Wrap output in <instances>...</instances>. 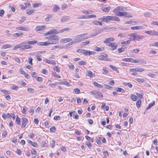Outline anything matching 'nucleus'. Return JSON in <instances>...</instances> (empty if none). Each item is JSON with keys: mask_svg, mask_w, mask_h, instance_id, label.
Wrapping results in <instances>:
<instances>
[{"mask_svg": "<svg viewBox=\"0 0 158 158\" xmlns=\"http://www.w3.org/2000/svg\"><path fill=\"white\" fill-rule=\"evenodd\" d=\"M86 34H81L77 35L76 38H70V45L75 44L83 40V39H87L88 38H85L82 39L81 38L85 36Z\"/></svg>", "mask_w": 158, "mask_h": 158, "instance_id": "obj_1", "label": "nucleus"}, {"mask_svg": "<svg viewBox=\"0 0 158 158\" xmlns=\"http://www.w3.org/2000/svg\"><path fill=\"white\" fill-rule=\"evenodd\" d=\"M103 21L106 22L109 21V20L115 21H119V19L117 17L114 16H103L102 18Z\"/></svg>", "mask_w": 158, "mask_h": 158, "instance_id": "obj_2", "label": "nucleus"}, {"mask_svg": "<svg viewBox=\"0 0 158 158\" xmlns=\"http://www.w3.org/2000/svg\"><path fill=\"white\" fill-rule=\"evenodd\" d=\"M48 40L49 41L50 44H56L59 42L58 37L55 35L50 36Z\"/></svg>", "mask_w": 158, "mask_h": 158, "instance_id": "obj_3", "label": "nucleus"}, {"mask_svg": "<svg viewBox=\"0 0 158 158\" xmlns=\"http://www.w3.org/2000/svg\"><path fill=\"white\" fill-rule=\"evenodd\" d=\"M129 35L133 38V40H139L144 37L143 35H137L136 33H131L129 34Z\"/></svg>", "mask_w": 158, "mask_h": 158, "instance_id": "obj_4", "label": "nucleus"}, {"mask_svg": "<svg viewBox=\"0 0 158 158\" xmlns=\"http://www.w3.org/2000/svg\"><path fill=\"white\" fill-rule=\"evenodd\" d=\"M26 43L23 42L19 44L20 48L22 50H25L31 48V46L29 45H27Z\"/></svg>", "mask_w": 158, "mask_h": 158, "instance_id": "obj_5", "label": "nucleus"}, {"mask_svg": "<svg viewBox=\"0 0 158 158\" xmlns=\"http://www.w3.org/2000/svg\"><path fill=\"white\" fill-rule=\"evenodd\" d=\"M22 128H24L27 125V123L28 122V119L25 117V116L24 115V116L22 117Z\"/></svg>", "mask_w": 158, "mask_h": 158, "instance_id": "obj_6", "label": "nucleus"}, {"mask_svg": "<svg viewBox=\"0 0 158 158\" xmlns=\"http://www.w3.org/2000/svg\"><path fill=\"white\" fill-rule=\"evenodd\" d=\"M145 33L151 35H158V32L154 30L146 31Z\"/></svg>", "mask_w": 158, "mask_h": 158, "instance_id": "obj_7", "label": "nucleus"}, {"mask_svg": "<svg viewBox=\"0 0 158 158\" xmlns=\"http://www.w3.org/2000/svg\"><path fill=\"white\" fill-rule=\"evenodd\" d=\"M107 55L105 54L103 55H100L97 57L98 59L101 60L108 61Z\"/></svg>", "mask_w": 158, "mask_h": 158, "instance_id": "obj_8", "label": "nucleus"}, {"mask_svg": "<svg viewBox=\"0 0 158 158\" xmlns=\"http://www.w3.org/2000/svg\"><path fill=\"white\" fill-rule=\"evenodd\" d=\"M131 28L133 30H142L145 29V27L143 25L132 27H131Z\"/></svg>", "mask_w": 158, "mask_h": 158, "instance_id": "obj_9", "label": "nucleus"}, {"mask_svg": "<svg viewBox=\"0 0 158 158\" xmlns=\"http://www.w3.org/2000/svg\"><path fill=\"white\" fill-rule=\"evenodd\" d=\"M145 69L142 68H137L131 69H130V71L131 72H142L144 71Z\"/></svg>", "mask_w": 158, "mask_h": 158, "instance_id": "obj_10", "label": "nucleus"}, {"mask_svg": "<svg viewBox=\"0 0 158 158\" xmlns=\"http://www.w3.org/2000/svg\"><path fill=\"white\" fill-rule=\"evenodd\" d=\"M108 46L111 47V50H114L116 49L117 47L115 45V44L113 43H110L108 44Z\"/></svg>", "mask_w": 158, "mask_h": 158, "instance_id": "obj_11", "label": "nucleus"}, {"mask_svg": "<svg viewBox=\"0 0 158 158\" xmlns=\"http://www.w3.org/2000/svg\"><path fill=\"white\" fill-rule=\"evenodd\" d=\"M45 28V27L44 26H36L35 28V30L37 31H41Z\"/></svg>", "mask_w": 158, "mask_h": 158, "instance_id": "obj_12", "label": "nucleus"}, {"mask_svg": "<svg viewBox=\"0 0 158 158\" xmlns=\"http://www.w3.org/2000/svg\"><path fill=\"white\" fill-rule=\"evenodd\" d=\"M57 33L58 32L56 31V30L55 29H53L50 30L49 31L46 33L45 35H47L49 34H52Z\"/></svg>", "mask_w": 158, "mask_h": 158, "instance_id": "obj_13", "label": "nucleus"}, {"mask_svg": "<svg viewBox=\"0 0 158 158\" xmlns=\"http://www.w3.org/2000/svg\"><path fill=\"white\" fill-rule=\"evenodd\" d=\"M39 45L41 46H47L48 44H50L49 41L48 40L47 42H39L38 44Z\"/></svg>", "mask_w": 158, "mask_h": 158, "instance_id": "obj_14", "label": "nucleus"}, {"mask_svg": "<svg viewBox=\"0 0 158 158\" xmlns=\"http://www.w3.org/2000/svg\"><path fill=\"white\" fill-rule=\"evenodd\" d=\"M95 97L97 98H101L103 97V96L102 94L100 92L97 91Z\"/></svg>", "mask_w": 158, "mask_h": 158, "instance_id": "obj_15", "label": "nucleus"}, {"mask_svg": "<svg viewBox=\"0 0 158 158\" xmlns=\"http://www.w3.org/2000/svg\"><path fill=\"white\" fill-rule=\"evenodd\" d=\"M110 9V7L108 6L106 7H102V10L105 12H108L109 11Z\"/></svg>", "mask_w": 158, "mask_h": 158, "instance_id": "obj_16", "label": "nucleus"}, {"mask_svg": "<svg viewBox=\"0 0 158 158\" xmlns=\"http://www.w3.org/2000/svg\"><path fill=\"white\" fill-rule=\"evenodd\" d=\"M114 39L113 38H108L106 39L104 42V43L105 44H107L110 41H114Z\"/></svg>", "mask_w": 158, "mask_h": 158, "instance_id": "obj_17", "label": "nucleus"}, {"mask_svg": "<svg viewBox=\"0 0 158 158\" xmlns=\"http://www.w3.org/2000/svg\"><path fill=\"white\" fill-rule=\"evenodd\" d=\"M23 32H19L13 34L12 35L15 37H17L23 35Z\"/></svg>", "mask_w": 158, "mask_h": 158, "instance_id": "obj_18", "label": "nucleus"}, {"mask_svg": "<svg viewBox=\"0 0 158 158\" xmlns=\"http://www.w3.org/2000/svg\"><path fill=\"white\" fill-rule=\"evenodd\" d=\"M47 16L45 19V20L46 22H48L49 21L50 19H52V15H50L49 14H48L47 15Z\"/></svg>", "mask_w": 158, "mask_h": 158, "instance_id": "obj_19", "label": "nucleus"}, {"mask_svg": "<svg viewBox=\"0 0 158 158\" xmlns=\"http://www.w3.org/2000/svg\"><path fill=\"white\" fill-rule=\"evenodd\" d=\"M34 10L32 9H28L26 10V13L27 14L29 15L33 13L34 12Z\"/></svg>", "mask_w": 158, "mask_h": 158, "instance_id": "obj_20", "label": "nucleus"}, {"mask_svg": "<svg viewBox=\"0 0 158 158\" xmlns=\"http://www.w3.org/2000/svg\"><path fill=\"white\" fill-rule=\"evenodd\" d=\"M86 75L91 78L93 77V73L90 70L87 71Z\"/></svg>", "mask_w": 158, "mask_h": 158, "instance_id": "obj_21", "label": "nucleus"}, {"mask_svg": "<svg viewBox=\"0 0 158 158\" xmlns=\"http://www.w3.org/2000/svg\"><path fill=\"white\" fill-rule=\"evenodd\" d=\"M141 104V101L140 99L138 100L136 103V105L137 107L139 108L140 107Z\"/></svg>", "mask_w": 158, "mask_h": 158, "instance_id": "obj_22", "label": "nucleus"}, {"mask_svg": "<svg viewBox=\"0 0 158 158\" xmlns=\"http://www.w3.org/2000/svg\"><path fill=\"white\" fill-rule=\"evenodd\" d=\"M92 54V52L88 51L86 50H85L83 54L86 55H90Z\"/></svg>", "mask_w": 158, "mask_h": 158, "instance_id": "obj_23", "label": "nucleus"}, {"mask_svg": "<svg viewBox=\"0 0 158 158\" xmlns=\"http://www.w3.org/2000/svg\"><path fill=\"white\" fill-rule=\"evenodd\" d=\"M69 41V38H66L64 39H62L60 41V43H65Z\"/></svg>", "mask_w": 158, "mask_h": 158, "instance_id": "obj_24", "label": "nucleus"}, {"mask_svg": "<svg viewBox=\"0 0 158 158\" xmlns=\"http://www.w3.org/2000/svg\"><path fill=\"white\" fill-rule=\"evenodd\" d=\"M131 98L133 101H136L138 99L137 96L134 94H132L131 96Z\"/></svg>", "mask_w": 158, "mask_h": 158, "instance_id": "obj_25", "label": "nucleus"}, {"mask_svg": "<svg viewBox=\"0 0 158 158\" xmlns=\"http://www.w3.org/2000/svg\"><path fill=\"white\" fill-rule=\"evenodd\" d=\"M93 23L94 25H100V26H102V25L101 22H99L97 21H95L93 22Z\"/></svg>", "mask_w": 158, "mask_h": 158, "instance_id": "obj_26", "label": "nucleus"}, {"mask_svg": "<svg viewBox=\"0 0 158 158\" xmlns=\"http://www.w3.org/2000/svg\"><path fill=\"white\" fill-rule=\"evenodd\" d=\"M139 63L141 64H145L147 63L143 59H139Z\"/></svg>", "mask_w": 158, "mask_h": 158, "instance_id": "obj_27", "label": "nucleus"}, {"mask_svg": "<svg viewBox=\"0 0 158 158\" xmlns=\"http://www.w3.org/2000/svg\"><path fill=\"white\" fill-rule=\"evenodd\" d=\"M42 5V4L41 3H33L32 4V6L34 8H36L40 6H41Z\"/></svg>", "mask_w": 158, "mask_h": 158, "instance_id": "obj_28", "label": "nucleus"}, {"mask_svg": "<svg viewBox=\"0 0 158 158\" xmlns=\"http://www.w3.org/2000/svg\"><path fill=\"white\" fill-rule=\"evenodd\" d=\"M59 9V8L56 5H54V7L52 9V10L55 12H56Z\"/></svg>", "mask_w": 158, "mask_h": 158, "instance_id": "obj_29", "label": "nucleus"}, {"mask_svg": "<svg viewBox=\"0 0 158 158\" xmlns=\"http://www.w3.org/2000/svg\"><path fill=\"white\" fill-rule=\"evenodd\" d=\"M94 84L97 87L99 88H102L103 86L100 84H99L96 81H94L93 82Z\"/></svg>", "mask_w": 158, "mask_h": 158, "instance_id": "obj_30", "label": "nucleus"}, {"mask_svg": "<svg viewBox=\"0 0 158 158\" xmlns=\"http://www.w3.org/2000/svg\"><path fill=\"white\" fill-rule=\"evenodd\" d=\"M103 48H101L98 47H96L94 48V50L95 51H96L99 52V51H102L103 50Z\"/></svg>", "mask_w": 158, "mask_h": 158, "instance_id": "obj_31", "label": "nucleus"}, {"mask_svg": "<svg viewBox=\"0 0 158 158\" xmlns=\"http://www.w3.org/2000/svg\"><path fill=\"white\" fill-rule=\"evenodd\" d=\"M155 104V102H151V103L149 104L148 106L146 108L147 110H148L150 109Z\"/></svg>", "mask_w": 158, "mask_h": 158, "instance_id": "obj_32", "label": "nucleus"}, {"mask_svg": "<svg viewBox=\"0 0 158 158\" xmlns=\"http://www.w3.org/2000/svg\"><path fill=\"white\" fill-rule=\"evenodd\" d=\"M37 42V41L35 40L34 41H28L27 42L28 44L30 45H33L35 44H36Z\"/></svg>", "mask_w": 158, "mask_h": 158, "instance_id": "obj_33", "label": "nucleus"}, {"mask_svg": "<svg viewBox=\"0 0 158 158\" xmlns=\"http://www.w3.org/2000/svg\"><path fill=\"white\" fill-rule=\"evenodd\" d=\"M28 142L29 143H30L31 145L33 146L34 147H36V146L37 145V144L36 143H33L30 140H29L28 141Z\"/></svg>", "mask_w": 158, "mask_h": 158, "instance_id": "obj_34", "label": "nucleus"}, {"mask_svg": "<svg viewBox=\"0 0 158 158\" xmlns=\"http://www.w3.org/2000/svg\"><path fill=\"white\" fill-rule=\"evenodd\" d=\"M16 29L18 30H22V31H27L26 28H25L22 27H17L16 28Z\"/></svg>", "mask_w": 158, "mask_h": 158, "instance_id": "obj_35", "label": "nucleus"}, {"mask_svg": "<svg viewBox=\"0 0 158 158\" xmlns=\"http://www.w3.org/2000/svg\"><path fill=\"white\" fill-rule=\"evenodd\" d=\"M68 16H64L61 19V21L62 22H64L68 20Z\"/></svg>", "mask_w": 158, "mask_h": 158, "instance_id": "obj_36", "label": "nucleus"}, {"mask_svg": "<svg viewBox=\"0 0 158 158\" xmlns=\"http://www.w3.org/2000/svg\"><path fill=\"white\" fill-rule=\"evenodd\" d=\"M26 19V17H23L21 18V19L19 20V23L21 24L23 22L25 21Z\"/></svg>", "mask_w": 158, "mask_h": 158, "instance_id": "obj_37", "label": "nucleus"}, {"mask_svg": "<svg viewBox=\"0 0 158 158\" xmlns=\"http://www.w3.org/2000/svg\"><path fill=\"white\" fill-rule=\"evenodd\" d=\"M27 109L26 107H23L22 111V113L24 114H27Z\"/></svg>", "mask_w": 158, "mask_h": 158, "instance_id": "obj_38", "label": "nucleus"}, {"mask_svg": "<svg viewBox=\"0 0 158 158\" xmlns=\"http://www.w3.org/2000/svg\"><path fill=\"white\" fill-rule=\"evenodd\" d=\"M96 15H86V18H87V19L93 18L96 17Z\"/></svg>", "mask_w": 158, "mask_h": 158, "instance_id": "obj_39", "label": "nucleus"}, {"mask_svg": "<svg viewBox=\"0 0 158 158\" xmlns=\"http://www.w3.org/2000/svg\"><path fill=\"white\" fill-rule=\"evenodd\" d=\"M16 122L17 123L18 125H19L20 124V118L18 116H17V117H16Z\"/></svg>", "mask_w": 158, "mask_h": 158, "instance_id": "obj_40", "label": "nucleus"}, {"mask_svg": "<svg viewBox=\"0 0 158 158\" xmlns=\"http://www.w3.org/2000/svg\"><path fill=\"white\" fill-rule=\"evenodd\" d=\"M11 46L10 44H6L2 46V48H3L6 49L11 47Z\"/></svg>", "mask_w": 158, "mask_h": 158, "instance_id": "obj_41", "label": "nucleus"}, {"mask_svg": "<svg viewBox=\"0 0 158 158\" xmlns=\"http://www.w3.org/2000/svg\"><path fill=\"white\" fill-rule=\"evenodd\" d=\"M78 64L80 65H85L86 64V63L85 61L81 60L78 62Z\"/></svg>", "mask_w": 158, "mask_h": 158, "instance_id": "obj_42", "label": "nucleus"}, {"mask_svg": "<svg viewBox=\"0 0 158 158\" xmlns=\"http://www.w3.org/2000/svg\"><path fill=\"white\" fill-rule=\"evenodd\" d=\"M130 43V40H127L126 41H122L121 42V44H129Z\"/></svg>", "mask_w": 158, "mask_h": 158, "instance_id": "obj_43", "label": "nucleus"}, {"mask_svg": "<svg viewBox=\"0 0 158 158\" xmlns=\"http://www.w3.org/2000/svg\"><path fill=\"white\" fill-rule=\"evenodd\" d=\"M109 67L111 68L113 70H116V71H118V70L117 69V68L115 66L110 65H109Z\"/></svg>", "mask_w": 158, "mask_h": 158, "instance_id": "obj_44", "label": "nucleus"}, {"mask_svg": "<svg viewBox=\"0 0 158 158\" xmlns=\"http://www.w3.org/2000/svg\"><path fill=\"white\" fill-rule=\"evenodd\" d=\"M15 152L19 156H20L22 154V152L19 149H17Z\"/></svg>", "mask_w": 158, "mask_h": 158, "instance_id": "obj_45", "label": "nucleus"}, {"mask_svg": "<svg viewBox=\"0 0 158 158\" xmlns=\"http://www.w3.org/2000/svg\"><path fill=\"white\" fill-rule=\"evenodd\" d=\"M136 80L138 82H140L143 83L144 81V79L143 78H138Z\"/></svg>", "mask_w": 158, "mask_h": 158, "instance_id": "obj_46", "label": "nucleus"}, {"mask_svg": "<svg viewBox=\"0 0 158 158\" xmlns=\"http://www.w3.org/2000/svg\"><path fill=\"white\" fill-rule=\"evenodd\" d=\"M11 88L12 89L17 90L18 89V87L16 85H13Z\"/></svg>", "mask_w": 158, "mask_h": 158, "instance_id": "obj_47", "label": "nucleus"}, {"mask_svg": "<svg viewBox=\"0 0 158 158\" xmlns=\"http://www.w3.org/2000/svg\"><path fill=\"white\" fill-rule=\"evenodd\" d=\"M53 69L54 70L56 71L58 73L60 72V69L59 68L56 66H55Z\"/></svg>", "mask_w": 158, "mask_h": 158, "instance_id": "obj_48", "label": "nucleus"}, {"mask_svg": "<svg viewBox=\"0 0 158 158\" xmlns=\"http://www.w3.org/2000/svg\"><path fill=\"white\" fill-rule=\"evenodd\" d=\"M60 84H63L65 85H67L69 84V83L67 81H64L62 82H60Z\"/></svg>", "mask_w": 158, "mask_h": 158, "instance_id": "obj_49", "label": "nucleus"}, {"mask_svg": "<svg viewBox=\"0 0 158 158\" xmlns=\"http://www.w3.org/2000/svg\"><path fill=\"white\" fill-rule=\"evenodd\" d=\"M56 128L54 127H53L50 128V130L51 132H54L55 131Z\"/></svg>", "mask_w": 158, "mask_h": 158, "instance_id": "obj_50", "label": "nucleus"}, {"mask_svg": "<svg viewBox=\"0 0 158 158\" xmlns=\"http://www.w3.org/2000/svg\"><path fill=\"white\" fill-rule=\"evenodd\" d=\"M118 50L119 53H121L125 50V48H121L118 49Z\"/></svg>", "mask_w": 158, "mask_h": 158, "instance_id": "obj_51", "label": "nucleus"}, {"mask_svg": "<svg viewBox=\"0 0 158 158\" xmlns=\"http://www.w3.org/2000/svg\"><path fill=\"white\" fill-rule=\"evenodd\" d=\"M117 91L118 92H121L122 93H123L124 92V91L123 89L122 88H118L117 89Z\"/></svg>", "mask_w": 158, "mask_h": 158, "instance_id": "obj_52", "label": "nucleus"}, {"mask_svg": "<svg viewBox=\"0 0 158 158\" xmlns=\"http://www.w3.org/2000/svg\"><path fill=\"white\" fill-rule=\"evenodd\" d=\"M89 43V41H86V42H82L81 43V46H82L86 45L87 44H88Z\"/></svg>", "mask_w": 158, "mask_h": 158, "instance_id": "obj_53", "label": "nucleus"}, {"mask_svg": "<svg viewBox=\"0 0 158 158\" xmlns=\"http://www.w3.org/2000/svg\"><path fill=\"white\" fill-rule=\"evenodd\" d=\"M34 109L33 108H30V110H29V112L32 115L34 113Z\"/></svg>", "mask_w": 158, "mask_h": 158, "instance_id": "obj_54", "label": "nucleus"}, {"mask_svg": "<svg viewBox=\"0 0 158 158\" xmlns=\"http://www.w3.org/2000/svg\"><path fill=\"white\" fill-rule=\"evenodd\" d=\"M14 60L15 61L19 63L20 62V60L19 57H15L14 58Z\"/></svg>", "mask_w": 158, "mask_h": 158, "instance_id": "obj_55", "label": "nucleus"}, {"mask_svg": "<svg viewBox=\"0 0 158 158\" xmlns=\"http://www.w3.org/2000/svg\"><path fill=\"white\" fill-rule=\"evenodd\" d=\"M103 153L105 157H106L109 155L108 152L107 151H104Z\"/></svg>", "mask_w": 158, "mask_h": 158, "instance_id": "obj_56", "label": "nucleus"}, {"mask_svg": "<svg viewBox=\"0 0 158 158\" xmlns=\"http://www.w3.org/2000/svg\"><path fill=\"white\" fill-rule=\"evenodd\" d=\"M25 5L26 7L27 8L29 7V6L31 5V4L30 3V2H27L26 3H25Z\"/></svg>", "mask_w": 158, "mask_h": 158, "instance_id": "obj_57", "label": "nucleus"}, {"mask_svg": "<svg viewBox=\"0 0 158 158\" xmlns=\"http://www.w3.org/2000/svg\"><path fill=\"white\" fill-rule=\"evenodd\" d=\"M29 59V61L28 62L31 65H33V63L32 62V61L33 60V59L31 57H29L28 58Z\"/></svg>", "mask_w": 158, "mask_h": 158, "instance_id": "obj_58", "label": "nucleus"}, {"mask_svg": "<svg viewBox=\"0 0 158 158\" xmlns=\"http://www.w3.org/2000/svg\"><path fill=\"white\" fill-rule=\"evenodd\" d=\"M19 48H20L19 44H17L16 45H15L14 46L13 49L14 50H16L17 49H18Z\"/></svg>", "mask_w": 158, "mask_h": 158, "instance_id": "obj_59", "label": "nucleus"}, {"mask_svg": "<svg viewBox=\"0 0 158 158\" xmlns=\"http://www.w3.org/2000/svg\"><path fill=\"white\" fill-rule=\"evenodd\" d=\"M74 91L75 93L78 94L80 92V90L77 88H76L74 89Z\"/></svg>", "mask_w": 158, "mask_h": 158, "instance_id": "obj_60", "label": "nucleus"}, {"mask_svg": "<svg viewBox=\"0 0 158 158\" xmlns=\"http://www.w3.org/2000/svg\"><path fill=\"white\" fill-rule=\"evenodd\" d=\"M127 12H120V16H125L127 15Z\"/></svg>", "mask_w": 158, "mask_h": 158, "instance_id": "obj_61", "label": "nucleus"}, {"mask_svg": "<svg viewBox=\"0 0 158 158\" xmlns=\"http://www.w3.org/2000/svg\"><path fill=\"white\" fill-rule=\"evenodd\" d=\"M60 118V117L59 116H55L54 117V119L55 120H59Z\"/></svg>", "mask_w": 158, "mask_h": 158, "instance_id": "obj_62", "label": "nucleus"}, {"mask_svg": "<svg viewBox=\"0 0 158 158\" xmlns=\"http://www.w3.org/2000/svg\"><path fill=\"white\" fill-rule=\"evenodd\" d=\"M36 80L39 81L41 82L43 81V78L41 77H38L37 78Z\"/></svg>", "mask_w": 158, "mask_h": 158, "instance_id": "obj_63", "label": "nucleus"}, {"mask_svg": "<svg viewBox=\"0 0 158 158\" xmlns=\"http://www.w3.org/2000/svg\"><path fill=\"white\" fill-rule=\"evenodd\" d=\"M4 11L3 10H0V16L2 17L4 13Z\"/></svg>", "mask_w": 158, "mask_h": 158, "instance_id": "obj_64", "label": "nucleus"}]
</instances>
